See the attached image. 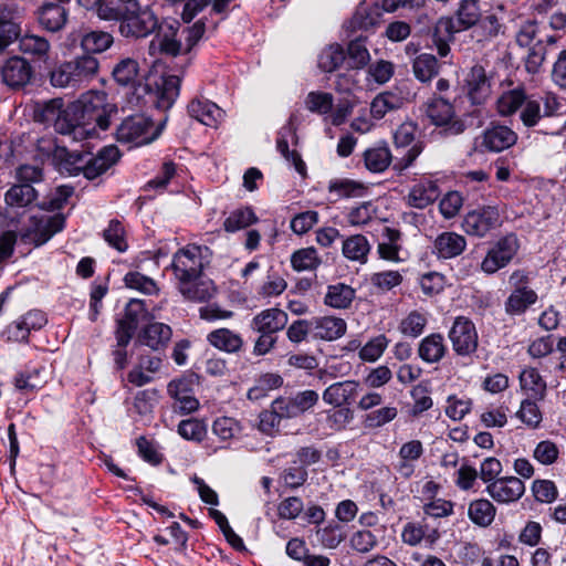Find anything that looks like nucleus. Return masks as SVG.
Instances as JSON below:
<instances>
[{"label":"nucleus","mask_w":566,"mask_h":566,"mask_svg":"<svg viewBox=\"0 0 566 566\" xmlns=\"http://www.w3.org/2000/svg\"><path fill=\"white\" fill-rule=\"evenodd\" d=\"M117 113V106L108 102L105 92L88 91L66 108H63L61 98L38 104L35 119L80 142L93 137L96 128L106 130Z\"/></svg>","instance_id":"f257e3e1"},{"label":"nucleus","mask_w":566,"mask_h":566,"mask_svg":"<svg viewBox=\"0 0 566 566\" xmlns=\"http://www.w3.org/2000/svg\"><path fill=\"white\" fill-rule=\"evenodd\" d=\"M106 7L99 17L107 21L118 22V32L125 39H143L154 33L158 28V17L151 4L146 0H122Z\"/></svg>","instance_id":"f03ea898"},{"label":"nucleus","mask_w":566,"mask_h":566,"mask_svg":"<svg viewBox=\"0 0 566 566\" xmlns=\"http://www.w3.org/2000/svg\"><path fill=\"white\" fill-rule=\"evenodd\" d=\"M556 105L554 97H547L542 111L541 99L528 96L523 86L504 92L496 101V108L501 116H511L520 111V119L526 128L535 127L544 117L552 116Z\"/></svg>","instance_id":"7ed1b4c3"},{"label":"nucleus","mask_w":566,"mask_h":566,"mask_svg":"<svg viewBox=\"0 0 566 566\" xmlns=\"http://www.w3.org/2000/svg\"><path fill=\"white\" fill-rule=\"evenodd\" d=\"M99 70L97 57L91 54L76 55L57 64L49 74L54 87L77 90L92 81Z\"/></svg>","instance_id":"20e7f679"},{"label":"nucleus","mask_w":566,"mask_h":566,"mask_svg":"<svg viewBox=\"0 0 566 566\" xmlns=\"http://www.w3.org/2000/svg\"><path fill=\"white\" fill-rule=\"evenodd\" d=\"M164 125L165 120L156 125L149 116L134 114L124 118L117 126L116 139L120 144L135 147L148 145L160 136Z\"/></svg>","instance_id":"39448f33"},{"label":"nucleus","mask_w":566,"mask_h":566,"mask_svg":"<svg viewBox=\"0 0 566 566\" xmlns=\"http://www.w3.org/2000/svg\"><path fill=\"white\" fill-rule=\"evenodd\" d=\"M422 150V143H417L400 156L394 157L386 146L370 148L364 154L365 166L373 172H381L394 160V169L402 171L413 164Z\"/></svg>","instance_id":"423d86ee"},{"label":"nucleus","mask_w":566,"mask_h":566,"mask_svg":"<svg viewBox=\"0 0 566 566\" xmlns=\"http://www.w3.org/2000/svg\"><path fill=\"white\" fill-rule=\"evenodd\" d=\"M423 108L431 124L442 127L447 135L455 136L464 132V122L455 115L454 106L447 98H429Z\"/></svg>","instance_id":"0eeeda50"},{"label":"nucleus","mask_w":566,"mask_h":566,"mask_svg":"<svg viewBox=\"0 0 566 566\" xmlns=\"http://www.w3.org/2000/svg\"><path fill=\"white\" fill-rule=\"evenodd\" d=\"M156 31L155 36L148 45L149 55L155 57L158 55L175 57L181 54H187L179 22L174 21L171 23H158Z\"/></svg>","instance_id":"6e6552de"},{"label":"nucleus","mask_w":566,"mask_h":566,"mask_svg":"<svg viewBox=\"0 0 566 566\" xmlns=\"http://www.w3.org/2000/svg\"><path fill=\"white\" fill-rule=\"evenodd\" d=\"M454 19L442 17L438 20V31L448 34L470 30L482 18L479 0H459Z\"/></svg>","instance_id":"1a4fd4ad"},{"label":"nucleus","mask_w":566,"mask_h":566,"mask_svg":"<svg viewBox=\"0 0 566 566\" xmlns=\"http://www.w3.org/2000/svg\"><path fill=\"white\" fill-rule=\"evenodd\" d=\"M208 251L207 247L188 244L178 250L171 262V270L176 282L189 276L199 275L203 272V253Z\"/></svg>","instance_id":"9d476101"},{"label":"nucleus","mask_w":566,"mask_h":566,"mask_svg":"<svg viewBox=\"0 0 566 566\" xmlns=\"http://www.w3.org/2000/svg\"><path fill=\"white\" fill-rule=\"evenodd\" d=\"M64 224L65 218L60 213L54 216H32L29 229L21 233V240L40 247L46 243L55 233L62 231Z\"/></svg>","instance_id":"9b49d317"},{"label":"nucleus","mask_w":566,"mask_h":566,"mask_svg":"<svg viewBox=\"0 0 566 566\" xmlns=\"http://www.w3.org/2000/svg\"><path fill=\"white\" fill-rule=\"evenodd\" d=\"M500 224L501 214L497 207L483 206L467 213L462 229L469 235L483 238Z\"/></svg>","instance_id":"f8f14e48"},{"label":"nucleus","mask_w":566,"mask_h":566,"mask_svg":"<svg viewBox=\"0 0 566 566\" xmlns=\"http://www.w3.org/2000/svg\"><path fill=\"white\" fill-rule=\"evenodd\" d=\"M520 248L518 240L515 234H507L501 238L488 251L481 263V269L488 274H493L500 269L505 268L517 253Z\"/></svg>","instance_id":"ddd939ff"},{"label":"nucleus","mask_w":566,"mask_h":566,"mask_svg":"<svg viewBox=\"0 0 566 566\" xmlns=\"http://www.w3.org/2000/svg\"><path fill=\"white\" fill-rule=\"evenodd\" d=\"M0 75L4 85L12 90H20L31 82L33 69L24 57L14 55L3 61Z\"/></svg>","instance_id":"4468645a"},{"label":"nucleus","mask_w":566,"mask_h":566,"mask_svg":"<svg viewBox=\"0 0 566 566\" xmlns=\"http://www.w3.org/2000/svg\"><path fill=\"white\" fill-rule=\"evenodd\" d=\"M178 292L189 302H208L217 293V287L211 279L203 272L176 282Z\"/></svg>","instance_id":"2eb2a0df"},{"label":"nucleus","mask_w":566,"mask_h":566,"mask_svg":"<svg viewBox=\"0 0 566 566\" xmlns=\"http://www.w3.org/2000/svg\"><path fill=\"white\" fill-rule=\"evenodd\" d=\"M449 338L453 350L460 356H468L478 347V333L474 324L465 317H457L450 332Z\"/></svg>","instance_id":"dca6fc26"},{"label":"nucleus","mask_w":566,"mask_h":566,"mask_svg":"<svg viewBox=\"0 0 566 566\" xmlns=\"http://www.w3.org/2000/svg\"><path fill=\"white\" fill-rule=\"evenodd\" d=\"M486 492L497 503H511L522 497L525 485L516 476H505L488 484Z\"/></svg>","instance_id":"f3484780"},{"label":"nucleus","mask_w":566,"mask_h":566,"mask_svg":"<svg viewBox=\"0 0 566 566\" xmlns=\"http://www.w3.org/2000/svg\"><path fill=\"white\" fill-rule=\"evenodd\" d=\"M39 192L34 186L29 184H14L3 196L6 216L19 209H27L31 207L38 199Z\"/></svg>","instance_id":"a211bd4d"},{"label":"nucleus","mask_w":566,"mask_h":566,"mask_svg":"<svg viewBox=\"0 0 566 566\" xmlns=\"http://www.w3.org/2000/svg\"><path fill=\"white\" fill-rule=\"evenodd\" d=\"M144 311V303L142 301L130 300L128 302L124 317L117 321L116 340L120 347L129 344Z\"/></svg>","instance_id":"6ab92c4d"},{"label":"nucleus","mask_w":566,"mask_h":566,"mask_svg":"<svg viewBox=\"0 0 566 566\" xmlns=\"http://www.w3.org/2000/svg\"><path fill=\"white\" fill-rule=\"evenodd\" d=\"M517 142V134L505 125H493L484 130L481 146L489 151L505 150Z\"/></svg>","instance_id":"aec40b11"},{"label":"nucleus","mask_w":566,"mask_h":566,"mask_svg":"<svg viewBox=\"0 0 566 566\" xmlns=\"http://www.w3.org/2000/svg\"><path fill=\"white\" fill-rule=\"evenodd\" d=\"M287 324V314L280 308H268L256 314L250 324L253 332L272 334L282 331Z\"/></svg>","instance_id":"412c9836"},{"label":"nucleus","mask_w":566,"mask_h":566,"mask_svg":"<svg viewBox=\"0 0 566 566\" xmlns=\"http://www.w3.org/2000/svg\"><path fill=\"white\" fill-rule=\"evenodd\" d=\"M470 36L476 44L484 46L494 41L500 34L504 33V25L495 13H488L474 24Z\"/></svg>","instance_id":"4be33fe9"},{"label":"nucleus","mask_w":566,"mask_h":566,"mask_svg":"<svg viewBox=\"0 0 566 566\" xmlns=\"http://www.w3.org/2000/svg\"><path fill=\"white\" fill-rule=\"evenodd\" d=\"M20 33L21 28L15 10L6 3H0V52L19 40Z\"/></svg>","instance_id":"5701e85b"},{"label":"nucleus","mask_w":566,"mask_h":566,"mask_svg":"<svg viewBox=\"0 0 566 566\" xmlns=\"http://www.w3.org/2000/svg\"><path fill=\"white\" fill-rule=\"evenodd\" d=\"M188 113L192 118L210 127H217L224 118V112L208 99H192L188 105Z\"/></svg>","instance_id":"b1692460"},{"label":"nucleus","mask_w":566,"mask_h":566,"mask_svg":"<svg viewBox=\"0 0 566 566\" xmlns=\"http://www.w3.org/2000/svg\"><path fill=\"white\" fill-rule=\"evenodd\" d=\"M312 336L316 339L334 340L346 332V323L333 316L314 317L311 319Z\"/></svg>","instance_id":"393cba45"},{"label":"nucleus","mask_w":566,"mask_h":566,"mask_svg":"<svg viewBox=\"0 0 566 566\" xmlns=\"http://www.w3.org/2000/svg\"><path fill=\"white\" fill-rule=\"evenodd\" d=\"M38 21L43 29L56 32L65 25L67 11L60 3L48 2L38 9Z\"/></svg>","instance_id":"a878e982"},{"label":"nucleus","mask_w":566,"mask_h":566,"mask_svg":"<svg viewBox=\"0 0 566 566\" xmlns=\"http://www.w3.org/2000/svg\"><path fill=\"white\" fill-rule=\"evenodd\" d=\"M119 158L116 147H104L96 156L88 157L83 175L87 179H95L109 169Z\"/></svg>","instance_id":"bb28decb"},{"label":"nucleus","mask_w":566,"mask_h":566,"mask_svg":"<svg viewBox=\"0 0 566 566\" xmlns=\"http://www.w3.org/2000/svg\"><path fill=\"white\" fill-rule=\"evenodd\" d=\"M468 97L473 105L483 104L490 94V84L482 66L475 65L467 77Z\"/></svg>","instance_id":"cd10ccee"},{"label":"nucleus","mask_w":566,"mask_h":566,"mask_svg":"<svg viewBox=\"0 0 566 566\" xmlns=\"http://www.w3.org/2000/svg\"><path fill=\"white\" fill-rule=\"evenodd\" d=\"M260 424H274L283 420H291L300 417L289 397H279L272 401L270 410L261 413Z\"/></svg>","instance_id":"c85d7f7f"},{"label":"nucleus","mask_w":566,"mask_h":566,"mask_svg":"<svg viewBox=\"0 0 566 566\" xmlns=\"http://www.w3.org/2000/svg\"><path fill=\"white\" fill-rule=\"evenodd\" d=\"M465 239L454 232H443L434 240V250L439 258L451 259L463 252Z\"/></svg>","instance_id":"c756f323"},{"label":"nucleus","mask_w":566,"mask_h":566,"mask_svg":"<svg viewBox=\"0 0 566 566\" xmlns=\"http://www.w3.org/2000/svg\"><path fill=\"white\" fill-rule=\"evenodd\" d=\"M439 196L440 191L437 184L428 180L412 187L408 195V203L411 207L423 209L434 202Z\"/></svg>","instance_id":"7c9ffc66"},{"label":"nucleus","mask_w":566,"mask_h":566,"mask_svg":"<svg viewBox=\"0 0 566 566\" xmlns=\"http://www.w3.org/2000/svg\"><path fill=\"white\" fill-rule=\"evenodd\" d=\"M171 338V328L164 323H151L145 327L140 342L154 350L166 347Z\"/></svg>","instance_id":"2f4dec72"},{"label":"nucleus","mask_w":566,"mask_h":566,"mask_svg":"<svg viewBox=\"0 0 566 566\" xmlns=\"http://www.w3.org/2000/svg\"><path fill=\"white\" fill-rule=\"evenodd\" d=\"M536 301L537 294L532 289H515L505 301V312L512 316L521 315Z\"/></svg>","instance_id":"473e14b6"},{"label":"nucleus","mask_w":566,"mask_h":566,"mask_svg":"<svg viewBox=\"0 0 566 566\" xmlns=\"http://www.w3.org/2000/svg\"><path fill=\"white\" fill-rule=\"evenodd\" d=\"M346 61V53L340 44L326 45L317 55V66L325 73L336 71Z\"/></svg>","instance_id":"72a5a7b5"},{"label":"nucleus","mask_w":566,"mask_h":566,"mask_svg":"<svg viewBox=\"0 0 566 566\" xmlns=\"http://www.w3.org/2000/svg\"><path fill=\"white\" fill-rule=\"evenodd\" d=\"M207 338L212 346L227 353H237L243 345L241 336L228 328L212 331Z\"/></svg>","instance_id":"f704fd0d"},{"label":"nucleus","mask_w":566,"mask_h":566,"mask_svg":"<svg viewBox=\"0 0 566 566\" xmlns=\"http://www.w3.org/2000/svg\"><path fill=\"white\" fill-rule=\"evenodd\" d=\"M50 49L51 44L44 36L25 34L19 38V50L33 59L46 60Z\"/></svg>","instance_id":"c9c22d12"},{"label":"nucleus","mask_w":566,"mask_h":566,"mask_svg":"<svg viewBox=\"0 0 566 566\" xmlns=\"http://www.w3.org/2000/svg\"><path fill=\"white\" fill-rule=\"evenodd\" d=\"M446 350L443 337L440 334H431L420 342L418 354L426 363H437L442 359Z\"/></svg>","instance_id":"e433bc0d"},{"label":"nucleus","mask_w":566,"mask_h":566,"mask_svg":"<svg viewBox=\"0 0 566 566\" xmlns=\"http://www.w3.org/2000/svg\"><path fill=\"white\" fill-rule=\"evenodd\" d=\"M357 384L352 380L339 381L328 386L323 392V400L333 406H342L356 392Z\"/></svg>","instance_id":"4c0bfd02"},{"label":"nucleus","mask_w":566,"mask_h":566,"mask_svg":"<svg viewBox=\"0 0 566 566\" xmlns=\"http://www.w3.org/2000/svg\"><path fill=\"white\" fill-rule=\"evenodd\" d=\"M180 82V77L177 75L163 76L161 84L158 88L157 105L159 108L168 109L174 105L179 96Z\"/></svg>","instance_id":"58836bf2"},{"label":"nucleus","mask_w":566,"mask_h":566,"mask_svg":"<svg viewBox=\"0 0 566 566\" xmlns=\"http://www.w3.org/2000/svg\"><path fill=\"white\" fill-rule=\"evenodd\" d=\"M139 74V64L133 57L120 59L112 71V76L116 83L123 86L133 85Z\"/></svg>","instance_id":"ea45409f"},{"label":"nucleus","mask_w":566,"mask_h":566,"mask_svg":"<svg viewBox=\"0 0 566 566\" xmlns=\"http://www.w3.org/2000/svg\"><path fill=\"white\" fill-rule=\"evenodd\" d=\"M400 232L396 229L385 227L381 241L378 244V253L381 259L388 261H399L398 253L400 251Z\"/></svg>","instance_id":"a19ab883"},{"label":"nucleus","mask_w":566,"mask_h":566,"mask_svg":"<svg viewBox=\"0 0 566 566\" xmlns=\"http://www.w3.org/2000/svg\"><path fill=\"white\" fill-rule=\"evenodd\" d=\"M114 43V36L106 31L93 30L85 34L83 54H97L108 50Z\"/></svg>","instance_id":"79ce46f5"},{"label":"nucleus","mask_w":566,"mask_h":566,"mask_svg":"<svg viewBox=\"0 0 566 566\" xmlns=\"http://www.w3.org/2000/svg\"><path fill=\"white\" fill-rule=\"evenodd\" d=\"M370 251V244L365 235L355 234L343 242V254L352 261L365 263Z\"/></svg>","instance_id":"37998d69"},{"label":"nucleus","mask_w":566,"mask_h":566,"mask_svg":"<svg viewBox=\"0 0 566 566\" xmlns=\"http://www.w3.org/2000/svg\"><path fill=\"white\" fill-rule=\"evenodd\" d=\"M494 505L485 499L475 500L470 503L468 514L470 520L479 526H489L495 517Z\"/></svg>","instance_id":"c03bdc74"},{"label":"nucleus","mask_w":566,"mask_h":566,"mask_svg":"<svg viewBox=\"0 0 566 566\" xmlns=\"http://www.w3.org/2000/svg\"><path fill=\"white\" fill-rule=\"evenodd\" d=\"M381 12L378 4L373 7H359L349 21L353 30H368L375 27L380 19Z\"/></svg>","instance_id":"a18cd8bd"},{"label":"nucleus","mask_w":566,"mask_h":566,"mask_svg":"<svg viewBox=\"0 0 566 566\" xmlns=\"http://www.w3.org/2000/svg\"><path fill=\"white\" fill-rule=\"evenodd\" d=\"M355 297V291L346 284L338 283L328 286L325 295V304L335 308H346Z\"/></svg>","instance_id":"49530a36"},{"label":"nucleus","mask_w":566,"mask_h":566,"mask_svg":"<svg viewBox=\"0 0 566 566\" xmlns=\"http://www.w3.org/2000/svg\"><path fill=\"white\" fill-rule=\"evenodd\" d=\"M258 218L251 208H240L232 211L224 220L223 228L227 232H237L255 223Z\"/></svg>","instance_id":"de8ad7c7"},{"label":"nucleus","mask_w":566,"mask_h":566,"mask_svg":"<svg viewBox=\"0 0 566 566\" xmlns=\"http://www.w3.org/2000/svg\"><path fill=\"white\" fill-rule=\"evenodd\" d=\"M283 385V378L277 374H264L255 382V385L249 389L248 398L250 400H260L268 396V392L277 389Z\"/></svg>","instance_id":"09e8293b"},{"label":"nucleus","mask_w":566,"mask_h":566,"mask_svg":"<svg viewBox=\"0 0 566 566\" xmlns=\"http://www.w3.org/2000/svg\"><path fill=\"white\" fill-rule=\"evenodd\" d=\"M363 190L361 184L347 178H335L328 184V192L335 200L359 196Z\"/></svg>","instance_id":"8fccbe9b"},{"label":"nucleus","mask_w":566,"mask_h":566,"mask_svg":"<svg viewBox=\"0 0 566 566\" xmlns=\"http://www.w3.org/2000/svg\"><path fill=\"white\" fill-rule=\"evenodd\" d=\"M438 61L432 54H420L412 64L415 76L421 82H428L438 74Z\"/></svg>","instance_id":"3c124183"},{"label":"nucleus","mask_w":566,"mask_h":566,"mask_svg":"<svg viewBox=\"0 0 566 566\" xmlns=\"http://www.w3.org/2000/svg\"><path fill=\"white\" fill-rule=\"evenodd\" d=\"M291 263L295 271H312L321 264V260L314 248H305L292 254Z\"/></svg>","instance_id":"603ef678"},{"label":"nucleus","mask_w":566,"mask_h":566,"mask_svg":"<svg viewBox=\"0 0 566 566\" xmlns=\"http://www.w3.org/2000/svg\"><path fill=\"white\" fill-rule=\"evenodd\" d=\"M334 97L327 92H310L305 98V107L319 115H325L333 109Z\"/></svg>","instance_id":"864d4df0"},{"label":"nucleus","mask_w":566,"mask_h":566,"mask_svg":"<svg viewBox=\"0 0 566 566\" xmlns=\"http://www.w3.org/2000/svg\"><path fill=\"white\" fill-rule=\"evenodd\" d=\"M389 339L380 334L368 340L359 350L358 356L361 360L374 363L381 357L388 347Z\"/></svg>","instance_id":"5fc2aeb1"},{"label":"nucleus","mask_w":566,"mask_h":566,"mask_svg":"<svg viewBox=\"0 0 566 566\" xmlns=\"http://www.w3.org/2000/svg\"><path fill=\"white\" fill-rule=\"evenodd\" d=\"M520 382L523 390L528 391L533 397H542L546 384L535 368L524 369L520 374Z\"/></svg>","instance_id":"6e6d98bb"},{"label":"nucleus","mask_w":566,"mask_h":566,"mask_svg":"<svg viewBox=\"0 0 566 566\" xmlns=\"http://www.w3.org/2000/svg\"><path fill=\"white\" fill-rule=\"evenodd\" d=\"M369 59V52L361 40L357 39L348 44L345 62L349 69H361L368 63Z\"/></svg>","instance_id":"4d7b16f0"},{"label":"nucleus","mask_w":566,"mask_h":566,"mask_svg":"<svg viewBox=\"0 0 566 566\" xmlns=\"http://www.w3.org/2000/svg\"><path fill=\"white\" fill-rule=\"evenodd\" d=\"M124 282L127 287L144 294L151 295L158 292L156 282L139 272H128L124 277Z\"/></svg>","instance_id":"13d9d810"},{"label":"nucleus","mask_w":566,"mask_h":566,"mask_svg":"<svg viewBox=\"0 0 566 566\" xmlns=\"http://www.w3.org/2000/svg\"><path fill=\"white\" fill-rule=\"evenodd\" d=\"M426 324L427 317L417 311H412L400 322L399 331L406 336L418 337L422 334Z\"/></svg>","instance_id":"bf43d9fd"},{"label":"nucleus","mask_w":566,"mask_h":566,"mask_svg":"<svg viewBox=\"0 0 566 566\" xmlns=\"http://www.w3.org/2000/svg\"><path fill=\"white\" fill-rule=\"evenodd\" d=\"M400 105L399 98L392 93H382L376 96L370 105L371 115L380 119L387 112L398 108Z\"/></svg>","instance_id":"052dcab7"},{"label":"nucleus","mask_w":566,"mask_h":566,"mask_svg":"<svg viewBox=\"0 0 566 566\" xmlns=\"http://www.w3.org/2000/svg\"><path fill=\"white\" fill-rule=\"evenodd\" d=\"M136 446L138 454L144 461L153 465L161 463L163 454L158 450V444L153 439L140 436L136 439Z\"/></svg>","instance_id":"680f3d73"},{"label":"nucleus","mask_w":566,"mask_h":566,"mask_svg":"<svg viewBox=\"0 0 566 566\" xmlns=\"http://www.w3.org/2000/svg\"><path fill=\"white\" fill-rule=\"evenodd\" d=\"M103 235L105 241L118 252H125L127 250L128 244L124 237L125 230L118 220H112L104 230Z\"/></svg>","instance_id":"e2e57ef3"},{"label":"nucleus","mask_w":566,"mask_h":566,"mask_svg":"<svg viewBox=\"0 0 566 566\" xmlns=\"http://www.w3.org/2000/svg\"><path fill=\"white\" fill-rule=\"evenodd\" d=\"M196 385L195 376H184L174 379L168 384L167 391L175 401L180 400L187 396L193 395V386Z\"/></svg>","instance_id":"0e129e2a"},{"label":"nucleus","mask_w":566,"mask_h":566,"mask_svg":"<svg viewBox=\"0 0 566 566\" xmlns=\"http://www.w3.org/2000/svg\"><path fill=\"white\" fill-rule=\"evenodd\" d=\"M532 491L536 501L541 503H552L558 496L557 488L551 480H535Z\"/></svg>","instance_id":"69168bd1"},{"label":"nucleus","mask_w":566,"mask_h":566,"mask_svg":"<svg viewBox=\"0 0 566 566\" xmlns=\"http://www.w3.org/2000/svg\"><path fill=\"white\" fill-rule=\"evenodd\" d=\"M546 57V46L538 41L532 45L525 56V69L528 73L535 74L542 67Z\"/></svg>","instance_id":"338daca9"},{"label":"nucleus","mask_w":566,"mask_h":566,"mask_svg":"<svg viewBox=\"0 0 566 566\" xmlns=\"http://www.w3.org/2000/svg\"><path fill=\"white\" fill-rule=\"evenodd\" d=\"M471 410V401L467 398L450 396L447 399L446 413L452 421H461Z\"/></svg>","instance_id":"774afa93"}]
</instances>
